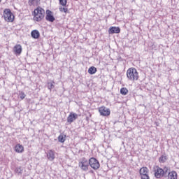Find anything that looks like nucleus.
<instances>
[{
	"label": "nucleus",
	"mask_w": 179,
	"mask_h": 179,
	"mask_svg": "<svg viewBox=\"0 0 179 179\" xmlns=\"http://www.w3.org/2000/svg\"><path fill=\"white\" fill-rule=\"evenodd\" d=\"M45 15V10L41 7H38L34 11V20H36V22H41V20L44 19Z\"/></svg>",
	"instance_id": "obj_1"
},
{
	"label": "nucleus",
	"mask_w": 179,
	"mask_h": 179,
	"mask_svg": "<svg viewBox=\"0 0 179 179\" xmlns=\"http://www.w3.org/2000/svg\"><path fill=\"white\" fill-rule=\"evenodd\" d=\"M127 76L129 80H138L139 74L135 68H130L127 71Z\"/></svg>",
	"instance_id": "obj_2"
},
{
	"label": "nucleus",
	"mask_w": 179,
	"mask_h": 179,
	"mask_svg": "<svg viewBox=\"0 0 179 179\" xmlns=\"http://www.w3.org/2000/svg\"><path fill=\"white\" fill-rule=\"evenodd\" d=\"M3 17L6 22H13L15 20V15H13V13H12V11L9 8L4 9Z\"/></svg>",
	"instance_id": "obj_3"
},
{
	"label": "nucleus",
	"mask_w": 179,
	"mask_h": 179,
	"mask_svg": "<svg viewBox=\"0 0 179 179\" xmlns=\"http://www.w3.org/2000/svg\"><path fill=\"white\" fill-rule=\"evenodd\" d=\"M78 166L83 171H87L90 167L89 161L86 158L83 157L80 159Z\"/></svg>",
	"instance_id": "obj_4"
},
{
	"label": "nucleus",
	"mask_w": 179,
	"mask_h": 179,
	"mask_svg": "<svg viewBox=\"0 0 179 179\" xmlns=\"http://www.w3.org/2000/svg\"><path fill=\"white\" fill-rule=\"evenodd\" d=\"M167 170L164 171L163 169L159 167V166H156L154 167V174L155 177L157 178H162V177L164 176V174H166Z\"/></svg>",
	"instance_id": "obj_5"
},
{
	"label": "nucleus",
	"mask_w": 179,
	"mask_h": 179,
	"mask_svg": "<svg viewBox=\"0 0 179 179\" xmlns=\"http://www.w3.org/2000/svg\"><path fill=\"white\" fill-rule=\"evenodd\" d=\"M90 166L94 170H99L100 169V162L94 157H92L88 161Z\"/></svg>",
	"instance_id": "obj_6"
},
{
	"label": "nucleus",
	"mask_w": 179,
	"mask_h": 179,
	"mask_svg": "<svg viewBox=\"0 0 179 179\" xmlns=\"http://www.w3.org/2000/svg\"><path fill=\"white\" fill-rule=\"evenodd\" d=\"M45 20H47V22H50L51 23L55 22V17H54V13H52V11L50 10H47Z\"/></svg>",
	"instance_id": "obj_7"
},
{
	"label": "nucleus",
	"mask_w": 179,
	"mask_h": 179,
	"mask_svg": "<svg viewBox=\"0 0 179 179\" xmlns=\"http://www.w3.org/2000/svg\"><path fill=\"white\" fill-rule=\"evenodd\" d=\"M99 111L101 115H103V117H107V115H110V109L108 108H106V106H101L99 108Z\"/></svg>",
	"instance_id": "obj_8"
},
{
	"label": "nucleus",
	"mask_w": 179,
	"mask_h": 179,
	"mask_svg": "<svg viewBox=\"0 0 179 179\" xmlns=\"http://www.w3.org/2000/svg\"><path fill=\"white\" fill-rule=\"evenodd\" d=\"M76 120H78V114L75 113H71L67 117V122H69V124H72V122Z\"/></svg>",
	"instance_id": "obj_9"
},
{
	"label": "nucleus",
	"mask_w": 179,
	"mask_h": 179,
	"mask_svg": "<svg viewBox=\"0 0 179 179\" xmlns=\"http://www.w3.org/2000/svg\"><path fill=\"white\" fill-rule=\"evenodd\" d=\"M108 33L109 34H118V33H121V29L118 27H110Z\"/></svg>",
	"instance_id": "obj_10"
},
{
	"label": "nucleus",
	"mask_w": 179,
	"mask_h": 179,
	"mask_svg": "<svg viewBox=\"0 0 179 179\" xmlns=\"http://www.w3.org/2000/svg\"><path fill=\"white\" fill-rule=\"evenodd\" d=\"M22 45L20 44L15 45L13 48V52H15V55H20L22 54Z\"/></svg>",
	"instance_id": "obj_11"
},
{
	"label": "nucleus",
	"mask_w": 179,
	"mask_h": 179,
	"mask_svg": "<svg viewBox=\"0 0 179 179\" xmlns=\"http://www.w3.org/2000/svg\"><path fill=\"white\" fill-rule=\"evenodd\" d=\"M31 36L32 38H40V32L37 29H34L31 32Z\"/></svg>",
	"instance_id": "obj_12"
},
{
	"label": "nucleus",
	"mask_w": 179,
	"mask_h": 179,
	"mask_svg": "<svg viewBox=\"0 0 179 179\" xmlns=\"http://www.w3.org/2000/svg\"><path fill=\"white\" fill-rule=\"evenodd\" d=\"M47 157L50 162H52V160L55 159V154L54 153V151H52V150H49L47 154Z\"/></svg>",
	"instance_id": "obj_13"
},
{
	"label": "nucleus",
	"mask_w": 179,
	"mask_h": 179,
	"mask_svg": "<svg viewBox=\"0 0 179 179\" xmlns=\"http://www.w3.org/2000/svg\"><path fill=\"white\" fill-rule=\"evenodd\" d=\"M15 152H17V153H23L24 150V148H23V145H20V144H17L15 147Z\"/></svg>",
	"instance_id": "obj_14"
},
{
	"label": "nucleus",
	"mask_w": 179,
	"mask_h": 179,
	"mask_svg": "<svg viewBox=\"0 0 179 179\" xmlns=\"http://www.w3.org/2000/svg\"><path fill=\"white\" fill-rule=\"evenodd\" d=\"M28 3L29 6H38L40 3V0H29Z\"/></svg>",
	"instance_id": "obj_15"
},
{
	"label": "nucleus",
	"mask_w": 179,
	"mask_h": 179,
	"mask_svg": "<svg viewBox=\"0 0 179 179\" xmlns=\"http://www.w3.org/2000/svg\"><path fill=\"white\" fill-rule=\"evenodd\" d=\"M168 178L169 179H177V172L176 171H172L169 172L168 174Z\"/></svg>",
	"instance_id": "obj_16"
},
{
	"label": "nucleus",
	"mask_w": 179,
	"mask_h": 179,
	"mask_svg": "<svg viewBox=\"0 0 179 179\" xmlns=\"http://www.w3.org/2000/svg\"><path fill=\"white\" fill-rule=\"evenodd\" d=\"M96 72H97V69L94 66H91L88 69V73H90V75H94Z\"/></svg>",
	"instance_id": "obj_17"
},
{
	"label": "nucleus",
	"mask_w": 179,
	"mask_h": 179,
	"mask_svg": "<svg viewBox=\"0 0 179 179\" xmlns=\"http://www.w3.org/2000/svg\"><path fill=\"white\" fill-rule=\"evenodd\" d=\"M167 159L168 157H166V155H163L159 158V163H166V162H167Z\"/></svg>",
	"instance_id": "obj_18"
},
{
	"label": "nucleus",
	"mask_w": 179,
	"mask_h": 179,
	"mask_svg": "<svg viewBox=\"0 0 179 179\" xmlns=\"http://www.w3.org/2000/svg\"><path fill=\"white\" fill-rule=\"evenodd\" d=\"M120 94H122V96H127L128 94V89H127L126 87L121 88Z\"/></svg>",
	"instance_id": "obj_19"
},
{
	"label": "nucleus",
	"mask_w": 179,
	"mask_h": 179,
	"mask_svg": "<svg viewBox=\"0 0 179 179\" xmlns=\"http://www.w3.org/2000/svg\"><path fill=\"white\" fill-rule=\"evenodd\" d=\"M143 174H148V168L143 167L140 169V175L143 176Z\"/></svg>",
	"instance_id": "obj_20"
},
{
	"label": "nucleus",
	"mask_w": 179,
	"mask_h": 179,
	"mask_svg": "<svg viewBox=\"0 0 179 179\" xmlns=\"http://www.w3.org/2000/svg\"><path fill=\"white\" fill-rule=\"evenodd\" d=\"M65 138H66V136H65V135H59L58 136L59 142H61V143H64V142H65Z\"/></svg>",
	"instance_id": "obj_21"
},
{
	"label": "nucleus",
	"mask_w": 179,
	"mask_h": 179,
	"mask_svg": "<svg viewBox=\"0 0 179 179\" xmlns=\"http://www.w3.org/2000/svg\"><path fill=\"white\" fill-rule=\"evenodd\" d=\"M55 84V82L54 81L48 83V88L49 89V90H51L52 89H54V87H55V85H54Z\"/></svg>",
	"instance_id": "obj_22"
},
{
	"label": "nucleus",
	"mask_w": 179,
	"mask_h": 179,
	"mask_svg": "<svg viewBox=\"0 0 179 179\" xmlns=\"http://www.w3.org/2000/svg\"><path fill=\"white\" fill-rule=\"evenodd\" d=\"M59 4L62 5V6H66V3H68L67 0H59Z\"/></svg>",
	"instance_id": "obj_23"
},
{
	"label": "nucleus",
	"mask_w": 179,
	"mask_h": 179,
	"mask_svg": "<svg viewBox=\"0 0 179 179\" xmlns=\"http://www.w3.org/2000/svg\"><path fill=\"white\" fill-rule=\"evenodd\" d=\"M15 171V173H17V174H22V171H23V169H22V167H17Z\"/></svg>",
	"instance_id": "obj_24"
},
{
	"label": "nucleus",
	"mask_w": 179,
	"mask_h": 179,
	"mask_svg": "<svg viewBox=\"0 0 179 179\" xmlns=\"http://www.w3.org/2000/svg\"><path fill=\"white\" fill-rule=\"evenodd\" d=\"M59 9L60 12H64V13H66L68 12V8L65 7H60Z\"/></svg>",
	"instance_id": "obj_25"
},
{
	"label": "nucleus",
	"mask_w": 179,
	"mask_h": 179,
	"mask_svg": "<svg viewBox=\"0 0 179 179\" xmlns=\"http://www.w3.org/2000/svg\"><path fill=\"white\" fill-rule=\"evenodd\" d=\"M141 179H150L149 175L147 174H143L141 176Z\"/></svg>",
	"instance_id": "obj_26"
},
{
	"label": "nucleus",
	"mask_w": 179,
	"mask_h": 179,
	"mask_svg": "<svg viewBox=\"0 0 179 179\" xmlns=\"http://www.w3.org/2000/svg\"><path fill=\"white\" fill-rule=\"evenodd\" d=\"M24 97H26V94H24V92H21L20 94V98L21 99V100H23Z\"/></svg>",
	"instance_id": "obj_27"
},
{
	"label": "nucleus",
	"mask_w": 179,
	"mask_h": 179,
	"mask_svg": "<svg viewBox=\"0 0 179 179\" xmlns=\"http://www.w3.org/2000/svg\"><path fill=\"white\" fill-rule=\"evenodd\" d=\"M0 2H1V0H0Z\"/></svg>",
	"instance_id": "obj_28"
}]
</instances>
